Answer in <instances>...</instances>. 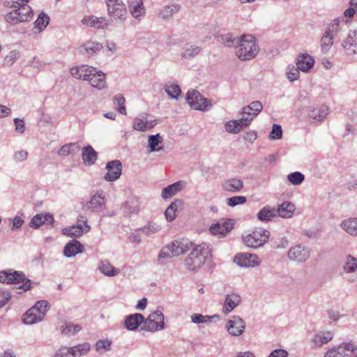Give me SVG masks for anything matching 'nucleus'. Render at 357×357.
<instances>
[{
	"instance_id": "9b49d317",
	"label": "nucleus",
	"mask_w": 357,
	"mask_h": 357,
	"mask_svg": "<svg viewBox=\"0 0 357 357\" xmlns=\"http://www.w3.org/2000/svg\"><path fill=\"white\" fill-rule=\"evenodd\" d=\"M261 260L255 254L248 252L238 253L234 258V262L241 267L253 268L259 266Z\"/></svg>"
},
{
	"instance_id": "a19ab883",
	"label": "nucleus",
	"mask_w": 357,
	"mask_h": 357,
	"mask_svg": "<svg viewBox=\"0 0 357 357\" xmlns=\"http://www.w3.org/2000/svg\"><path fill=\"white\" fill-rule=\"evenodd\" d=\"M98 268L105 275L110 277L117 275L120 273V270L114 268L107 260L101 261Z\"/></svg>"
},
{
	"instance_id": "bb28decb",
	"label": "nucleus",
	"mask_w": 357,
	"mask_h": 357,
	"mask_svg": "<svg viewBox=\"0 0 357 357\" xmlns=\"http://www.w3.org/2000/svg\"><path fill=\"white\" fill-rule=\"evenodd\" d=\"M202 50V47L192 43H186L182 49L181 57L185 60H190L198 55Z\"/></svg>"
},
{
	"instance_id": "9d476101",
	"label": "nucleus",
	"mask_w": 357,
	"mask_h": 357,
	"mask_svg": "<svg viewBox=\"0 0 357 357\" xmlns=\"http://www.w3.org/2000/svg\"><path fill=\"white\" fill-rule=\"evenodd\" d=\"M90 348V344L86 342L73 347H61L56 352L54 357H79L85 355Z\"/></svg>"
},
{
	"instance_id": "2eb2a0df",
	"label": "nucleus",
	"mask_w": 357,
	"mask_h": 357,
	"mask_svg": "<svg viewBox=\"0 0 357 357\" xmlns=\"http://www.w3.org/2000/svg\"><path fill=\"white\" fill-rule=\"evenodd\" d=\"M225 328L231 335L238 337L244 332L245 322L239 317L235 316L227 322Z\"/></svg>"
},
{
	"instance_id": "e433bc0d",
	"label": "nucleus",
	"mask_w": 357,
	"mask_h": 357,
	"mask_svg": "<svg viewBox=\"0 0 357 357\" xmlns=\"http://www.w3.org/2000/svg\"><path fill=\"white\" fill-rule=\"evenodd\" d=\"M263 105L259 101H253L249 105L242 108V114H247L253 119L262 110Z\"/></svg>"
},
{
	"instance_id": "cd10ccee",
	"label": "nucleus",
	"mask_w": 357,
	"mask_h": 357,
	"mask_svg": "<svg viewBox=\"0 0 357 357\" xmlns=\"http://www.w3.org/2000/svg\"><path fill=\"white\" fill-rule=\"evenodd\" d=\"M295 210L294 204L289 202H284L275 208L277 215L283 218L292 217Z\"/></svg>"
},
{
	"instance_id": "a211bd4d",
	"label": "nucleus",
	"mask_w": 357,
	"mask_h": 357,
	"mask_svg": "<svg viewBox=\"0 0 357 357\" xmlns=\"http://www.w3.org/2000/svg\"><path fill=\"white\" fill-rule=\"evenodd\" d=\"M84 25L89 26L97 29H104L109 24V21L105 17H98L94 15H87L82 20Z\"/></svg>"
},
{
	"instance_id": "4d7b16f0",
	"label": "nucleus",
	"mask_w": 357,
	"mask_h": 357,
	"mask_svg": "<svg viewBox=\"0 0 357 357\" xmlns=\"http://www.w3.org/2000/svg\"><path fill=\"white\" fill-rule=\"evenodd\" d=\"M333 38L329 35L324 33L321 39V47L323 53L326 54L328 52L331 47L333 44Z\"/></svg>"
},
{
	"instance_id": "4468645a",
	"label": "nucleus",
	"mask_w": 357,
	"mask_h": 357,
	"mask_svg": "<svg viewBox=\"0 0 357 357\" xmlns=\"http://www.w3.org/2000/svg\"><path fill=\"white\" fill-rule=\"evenodd\" d=\"M156 125V120H149L146 113H142L135 117L132 122L134 130L145 132L152 129Z\"/></svg>"
},
{
	"instance_id": "79ce46f5",
	"label": "nucleus",
	"mask_w": 357,
	"mask_h": 357,
	"mask_svg": "<svg viewBox=\"0 0 357 357\" xmlns=\"http://www.w3.org/2000/svg\"><path fill=\"white\" fill-rule=\"evenodd\" d=\"M241 38L234 37L231 33H227L225 35H221L218 38V41L222 44H224L225 46L231 47H237L241 43Z\"/></svg>"
},
{
	"instance_id": "a18cd8bd",
	"label": "nucleus",
	"mask_w": 357,
	"mask_h": 357,
	"mask_svg": "<svg viewBox=\"0 0 357 357\" xmlns=\"http://www.w3.org/2000/svg\"><path fill=\"white\" fill-rule=\"evenodd\" d=\"M181 7L178 4H172L163 7L159 13V17L163 20H169L172 15L178 13Z\"/></svg>"
},
{
	"instance_id": "72a5a7b5",
	"label": "nucleus",
	"mask_w": 357,
	"mask_h": 357,
	"mask_svg": "<svg viewBox=\"0 0 357 357\" xmlns=\"http://www.w3.org/2000/svg\"><path fill=\"white\" fill-rule=\"evenodd\" d=\"M43 313L36 312L35 308L31 307L22 317V321L26 324H33L43 319Z\"/></svg>"
},
{
	"instance_id": "ddd939ff",
	"label": "nucleus",
	"mask_w": 357,
	"mask_h": 357,
	"mask_svg": "<svg viewBox=\"0 0 357 357\" xmlns=\"http://www.w3.org/2000/svg\"><path fill=\"white\" fill-rule=\"evenodd\" d=\"M310 250L301 244L291 247L287 254L289 260L297 262L305 261L310 257Z\"/></svg>"
},
{
	"instance_id": "8fccbe9b",
	"label": "nucleus",
	"mask_w": 357,
	"mask_h": 357,
	"mask_svg": "<svg viewBox=\"0 0 357 357\" xmlns=\"http://www.w3.org/2000/svg\"><path fill=\"white\" fill-rule=\"evenodd\" d=\"M82 329L81 325L74 324L73 323L65 322L61 326V331L63 335H73L80 331Z\"/></svg>"
},
{
	"instance_id": "bf43d9fd",
	"label": "nucleus",
	"mask_w": 357,
	"mask_h": 357,
	"mask_svg": "<svg viewBox=\"0 0 357 357\" xmlns=\"http://www.w3.org/2000/svg\"><path fill=\"white\" fill-rule=\"evenodd\" d=\"M20 52L17 50L10 51L6 55L3 60V65L6 66H11L15 61L19 58Z\"/></svg>"
},
{
	"instance_id": "4be33fe9",
	"label": "nucleus",
	"mask_w": 357,
	"mask_h": 357,
	"mask_svg": "<svg viewBox=\"0 0 357 357\" xmlns=\"http://www.w3.org/2000/svg\"><path fill=\"white\" fill-rule=\"evenodd\" d=\"M241 296L236 294L231 293L227 294L224 303L222 311L225 314L231 312L241 303Z\"/></svg>"
},
{
	"instance_id": "393cba45",
	"label": "nucleus",
	"mask_w": 357,
	"mask_h": 357,
	"mask_svg": "<svg viewBox=\"0 0 357 357\" xmlns=\"http://www.w3.org/2000/svg\"><path fill=\"white\" fill-rule=\"evenodd\" d=\"M314 63L313 57L307 54H300L296 59V66L303 72H307L313 67Z\"/></svg>"
},
{
	"instance_id": "39448f33",
	"label": "nucleus",
	"mask_w": 357,
	"mask_h": 357,
	"mask_svg": "<svg viewBox=\"0 0 357 357\" xmlns=\"http://www.w3.org/2000/svg\"><path fill=\"white\" fill-rule=\"evenodd\" d=\"M107 14L111 21L122 24L128 17L126 5L122 0H106Z\"/></svg>"
},
{
	"instance_id": "09e8293b",
	"label": "nucleus",
	"mask_w": 357,
	"mask_h": 357,
	"mask_svg": "<svg viewBox=\"0 0 357 357\" xmlns=\"http://www.w3.org/2000/svg\"><path fill=\"white\" fill-rule=\"evenodd\" d=\"M139 211V205L137 199L132 198L123 205V211L126 215L137 213Z\"/></svg>"
},
{
	"instance_id": "58836bf2",
	"label": "nucleus",
	"mask_w": 357,
	"mask_h": 357,
	"mask_svg": "<svg viewBox=\"0 0 357 357\" xmlns=\"http://www.w3.org/2000/svg\"><path fill=\"white\" fill-rule=\"evenodd\" d=\"M102 45L101 43L88 41L80 47V52L82 54H87L89 55H93L99 52L102 49Z\"/></svg>"
},
{
	"instance_id": "c9c22d12",
	"label": "nucleus",
	"mask_w": 357,
	"mask_h": 357,
	"mask_svg": "<svg viewBox=\"0 0 357 357\" xmlns=\"http://www.w3.org/2000/svg\"><path fill=\"white\" fill-rule=\"evenodd\" d=\"M82 160L88 165H93L98 158L97 152L90 145H88L82 149Z\"/></svg>"
},
{
	"instance_id": "f704fd0d",
	"label": "nucleus",
	"mask_w": 357,
	"mask_h": 357,
	"mask_svg": "<svg viewBox=\"0 0 357 357\" xmlns=\"http://www.w3.org/2000/svg\"><path fill=\"white\" fill-rule=\"evenodd\" d=\"M184 188V183L183 181H178L173 184L168 185L167 187L163 188L162 191V197L163 199H168L174 195H175L177 192H180Z\"/></svg>"
},
{
	"instance_id": "7c9ffc66",
	"label": "nucleus",
	"mask_w": 357,
	"mask_h": 357,
	"mask_svg": "<svg viewBox=\"0 0 357 357\" xmlns=\"http://www.w3.org/2000/svg\"><path fill=\"white\" fill-rule=\"evenodd\" d=\"M333 337V333L331 331H320L317 333L311 340L314 346L319 347L324 344L330 342Z\"/></svg>"
},
{
	"instance_id": "864d4df0",
	"label": "nucleus",
	"mask_w": 357,
	"mask_h": 357,
	"mask_svg": "<svg viewBox=\"0 0 357 357\" xmlns=\"http://www.w3.org/2000/svg\"><path fill=\"white\" fill-rule=\"evenodd\" d=\"M146 236H151L160 231V226L155 222H148L143 227L139 229Z\"/></svg>"
},
{
	"instance_id": "37998d69",
	"label": "nucleus",
	"mask_w": 357,
	"mask_h": 357,
	"mask_svg": "<svg viewBox=\"0 0 357 357\" xmlns=\"http://www.w3.org/2000/svg\"><path fill=\"white\" fill-rule=\"evenodd\" d=\"M342 228L351 236H357V218H349L341 223Z\"/></svg>"
},
{
	"instance_id": "680f3d73",
	"label": "nucleus",
	"mask_w": 357,
	"mask_h": 357,
	"mask_svg": "<svg viewBox=\"0 0 357 357\" xmlns=\"http://www.w3.org/2000/svg\"><path fill=\"white\" fill-rule=\"evenodd\" d=\"M340 26V20L336 18L328 25L325 33L331 36H334L338 32Z\"/></svg>"
},
{
	"instance_id": "e2e57ef3",
	"label": "nucleus",
	"mask_w": 357,
	"mask_h": 357,
	"mask_svg": "<svg viewBox=\"0 0 357 357\" xmlns=\"http://www.w3.org/2000/svg\"><path fill=\"white\" fill-rule=\"evenodd\" d=\"M32 307L35 308L36 310V312L43 313V317H44L46 312L50 308V305L47 301L42 300L38 301L36 303V305Z\"/></svg>"
},
{
	"instance_id": "f3484780",
	"label": "nucleus",
	"mask_w": 357,
	"mask_h": 357,
	"mask_svg": "<svg viewBox=\"0 0 357 357\" xmlns=\"http://www.w3.org/2000/svg\"><path fill=\"white\" fill-rule=\"evenodd\" d=\"M106 169L107 172L104 177L105 179L107 181H114L121 175L122 164L120 160H112L107 163Z\"/></svg>"
},
{
	"instance_id": "b1692460",
	"label": "nucleus",
	"mask_w": 357,
	"mask_h": 357,
	"mask_svg": "<svg viewBox=\"0 0 357 357\" xmlns=\"http://www.w3.org/2000/svg\"><path fill=\"white\" fill-rule=\"evenodd\" d=\"M128 6L133 17L141 20L145 15L146 9L143 5L142 0L128 1Z\"/></svg>"
},
{
	"instance_id": "c85d7f7f",
	"label": "nucleus",
	"mask_w": 357,
	"mask_h": 357,
	"mask_svg": "<svg viewBox=\"0 0 357 357\" xmlns=\"http://www.w3.org/2000/svg\"><path fill=\"white\" fill-rule=\"evenodd\" d=\"M342 46L347 54H357V31L350 33L342 43Z\"/></svg>"
},
{
	"instance_id": "a878e982",
	"label": "nucleus",
	"mask_w": 357,
	"mask_h": 357,
	"mask_svg": "<svg viewBox=\"0 0 357 357\" xmlns=\"http://www.w3.org/2000/svg\"><path fill=\"white\" fill-rule=\"evenodd\" d=\"M82 252H84L83 245L76 240L68 242L63 249V255L67 257H74Z\"/></svg>"
},
{
	"instance_id": "f8f14e48",
	"label": "nucleus",
	"mask_w": 357,
	"mask_h": 357,
	"mask_svg": "<svg viewBox=\"0 0 357 357\" xmlns=\"http://www.w3.org/2000/svg\"><path fill=\"white\" fill-rule=\"evenodd\" d=\"M105 203L106 200L103 192H98L91 195L90 199L83 204L82 208L92 212H100L104 209Z\"/></svg>"
},
{
	"instance_id": "412c9836",
	"label": "nucleus",
	"mask_w": 357,
	"mask_h": 357,
	"mask_svg": "<svg viewBox=\"0 0 357 357\" xmlns=\"http://www.w3.org/2000/svg\"><path fill=\"white\" fill-rule=\"evenodd\" d=\"M90 84L98 89L105 88L106 85L105 75L100 70L95 68V71H92L89 79H87Z\"/></svg>"
},
{
	"instance_id": "69168bd1",
	"label": "nucleus",
	"mask_w": 357,
	"mask_h": 357,
	"mask_svg": "<svg viewBox=\"0 0 357 357\" xmlns=\"http://www.w3.org/2000/svg\"><path fill=\"white\" fill-rule=\"evenodd\" d=\"M247 198L245 196H234L227 199L228 206L234 207L238 204L245 203Z\"/></svg>"
},
{
	"instance_id": "49530a36",
	"label": "nucleus",
	"mask_w": 357,
	"mask_h": 357,
	"mask_svg": "<svg viewBox=\"0 0 357 357\" xmlns=\"http://www.w3.org/2000/svg\"><path fill=\"white\" fill-rule=\"evenodd\" d=\"M80 150L79 146L77 143L66 144L61 147L58 151L59 155H75Z\"/></svg>"
},
{
	"instance_id": "7ed1b4c3",
	"label": "nucleus",
	"mask_w": 357,
	"mask_h": 357,
	"mask_svg": "<svg viewBox=\"0 0 357 357\" xmlns=\"http://www.w3.org/2000/svg\"><path fill=\"white\" fill-rule=\"evenodd\" d=\"M0 282L2 283L14 284L15 292L21 294L31 288V282L27 279L21 271H0Z\"/></svg>"
},
{
	"instance_id": "dca6fc26",
	"label": "nucleus",
	"mask_w": 357,
	"mask_h": 357,
	"mask_svg": "<svg viewBox=\"0 0 357 357\" xmlns=\"http://www.w3.org/2000/svg\"><path fill=\"white\" fill-rule=\"evenodd\" d=\"M79 222L84 224V227L79 226H72L68 228H65L62 230V233L64 235L70 237H80L84 233H87L90 230V226L87 224V218L84 215L79 216Z\"/></svg>"
},
{
	"instance_id": "aec40b11",
	"label": "nucleus",
	"mask_w": 357,
	"mask_h": 357,
	"mask_svg": "<svg viewBox=\"0 0 357 357\" xmlns=\"http://www.w3.org/2000/svg\"><path fill=\"white\" fill-rule=\"evenodd\" d=\"M141 324H144V317L139 313L126 317L124 321L125 327L129 331L137 330Z\"/></svg>"
},
{
	"instance_id": "13d9d810",
	"label": "nucleus",
	"mask_w": 357,
	"mask_h": 357,
	"mask_svg": "<svg viewBox=\"0 0 357 357\" xmlns=\"http://www.w3.org/2000/svg\"><path fill=\"white\" fill-rule=\"evenodd\" d=\"M287 179L292 185H298L304 181L305 176L299 172H294L287 176Z\"/></svg>"
},
{
	"instance_id": "1a4fd4ad",
	"label": "nucleus",
	"mask_w": 357,
	"mask_h": 357,
	"mask_svg": "<svg viewBox=\"0 0 357 357\" xmlns=\"http://www.w3.org/2000/svg\"><path fill=\"white\" fill-rule=\"evenodd\" d=\"M324 357H357V346L352 343H342L328 350Z\"/></svg>"
},
{
	"instance_id": "f03ea898",
	"label": "nucleus",
	"mask_w": 357,
	"mask_h": 357,
	"mask_svg": "<svg viewBox=\"0 0 357 357\" xmlns=\"http://www.w3.org/2000/svg\"><path fill=\"white\" fill-rule=\"evenodd\" d=\"M211 257V245L207 243H202L196 245L184 259V266L186 269L195 271L202 268Z\"/></svg>"
},
{
	"instance_id": "6e6d98bb",
	"label": "nucleus",
	"mask_w": 357,
	"mask_h": 357,
	"mask_svg": "<svg viewBox=\"0 0 357 357\" xmlns=\"http://www.w3.org/2000/svg\"><path fill=\"white\" fill-rule=\"evenodd\" d=\"M173 257H175L171 250V248L169 244L162 247L160 250L158 256V262L159 264H164L165 260L170 259Z\"/></svg>"
},
{
	"instance_id": "774afa93",
	"label": "nucleus",
	"mask_w": 357,
	"mask_h": 357,
	"mask_svg": "<svg viewBox=\"0 0 357 357\" xmlns=\"http://www.w3.org/2000/svg\"><path fill=\"white\" fill-rule=\"evenodd\" d=\"M253 120V117H251L247 114H243V117L238 120H236L238 123L239 130H242L244 128L248 127L251 121Z\"/></svg>"
},
{
	"instance_id": "5701e85b",
	"label": "nucleus",
	"mask_w": 357,
	"mask_h": 357,
	"mask_svg": "<svg viewBox=\"0 0 357 357\" xmlns=\"http://www.w3.org/2000/svg\"><path fill=\"white\" fill-rule=\"evenodd\" d=\"M92 71H95V68L86 65L73 67L70 69V73L73 77L84 80L89 79Z\"/></svg>"
},
{
	"instance_id": "0e129e2a",
	"label": "nucleus",
	"mask_w": 357,
	"mask_h": 357,
	"mask_svg": "<svg viewBox=\"0 0 357 357\" xmlns=\"http://www.w3.org/2000/svg\"><path fill=\"white\" fill-rule=\"evenodd\" d=\"M282 137V127L278 124H273L272 130L269 134L271 139H279Z\"/></svg>"
},
{
	"instance_id": "0eeeda50",
	"label": "nucleus",
	"mask_w": 357,
	"mask_h": 357,
	"mask_svg": "<svg viewBox=\"0 0 357 357\" xmlns=\"http://www.w3.org/2000/svg\"><path fill=\"white\" fill-rule=\"evenodd\" d=\"M165 328V317L162 312L157 310L144 318V324L141 329L149 332H156Z\"/></svg>"
},
{
	"instance_id": "473e14b6",
	"label": "nucleus",
	"mask_w": 357,
	"mask_h": 357,
	"mask_svg": "<svg viewBox=\"0 0 357 357\" xmlns=\"http://www.w3.org/2000/svg\"><path fill=\"white\" fill-rule=\"evenodd\" d=\"M54 222L53 215L49 213L45 215L38 214L35 215L31 220L29 225L33 228H38L43 224L52 225Z\"/></svg>"
},
{
	"instance_id": "052dcab7",
	"label": "nucleus",
	"mask_w": 357,
	"mask_h": 357,
	"mask_svg": "<svg viewBox=\"0 0 357 357\" xmlns=\"http://www.w3.org/2000/svg\"><path fill=\"white\" fill-rule=\"evenodd\" d=\"M165 91L172 98L177 99L181 95V90L178 84H172L165 89Z\"/></svg>"
},
{
	"instance_id": "603ef678",
	"label": "nucleus",
	"mask_w": 357,
	"mask_h": 357,
	"mask_svg": "<svg viewBox=\"0 0 357 357\" xmlns=\"http://www.w3.org/2000/svg\"><path fill=\"white\" fill-rule=\"evenodd\" d=\"M343 270L347 273H355L357 271V257L348 255L343 266Z\"/></svg>"
},
{
	"instance_id": "ea45409f",
	"label": "nucleus",
	"mask_w": 357,
	"mask_h": 357,
	"mask_svg": "<svg viewBox=\"0 0 357 357\" xmlns=\"http://www.w3.org/2000/svg\"><path fill=\"white\" fill-rule=\"evenodd\" d=\"M328 108L327 106L321 105L320 107L310 109L308 116L317 121H321L328 115Z\"/></svg>"
},
{
	"instance_id": "20e7f679",
	"label": "nucleus",
	"mask_w": 357,
	"mask_h": 357,
	"mask_svg": "<svg viewBox=\"0 0 357 357\" xmlns=\"http://www.w3.org/2000/svg\"><path fill=\"white\" fill-rule=\"evenodd\" d=\"M259 51V47L256 43V39L252 35H243L241 36L236 51L238 59L241 61L250 60L255 58Z\"/></svg>"
},
{
	"instance_id": "4c0bfd02",
	"label": "nucleus",
	"mask_w": 357,
	"mask_h": 357,
	"mask_svg": "<svg viewBox=\"0 0 357 357\" xmlns=\"http://www.w3.org/2000/svg\"><path fill=\"white\" fill-rule=\"evenodd\" d=\"M277 216L275 208L270 206L263 207L257 213V218L261 222L271 221Z\"/></svg>"
},
{
	"instance_id": "c756f323",
	"label": "nucleus",
	"mask_w": 357,
	"mask_h": 357,
	"mask_svg": "<svg viewBox=\"0 0 357 357\" xmlns=\"http://www.w3.org/2000/svg\"><path fill=\"white\" fill-rule=\"evenodd\" d=\"M233 228V225L230 221H225L224 222H217L210 227L211 234L214 235H219L220 236H225Z\"/></svg>"
},
{
	"instance_id": "3c124183",
	"label": "nucleus",
	"mask_w": 357,
	"mask_h": 357,
	"mask_svg": "<svg viewBox=\"0 0 357 357\" xmlns=\"http://www.w3.org/2000/svg\"><path fill=\"white\" fill-rule=\"evenodd\" d=\"M49 22V16L44 13H41L34 22L33 29L37 30L38 32H40L47 27Z\"/></svg>"
},
{
	"instance_id": "338daca9",
	"label": "nucleus",
	"mask_w": 357,
	"mask_h": 357,
	"mask_svg": "<svg viewBox=\"0 0 357 357\" xmlns=\"http://www.w3.org/2000/svg\"><path fill=\"white\" fill-rule=\"evenodd\" d=\"M289 245V241L286 237H282L280 239L272 241L271 246L274 249H284Z\"/></svg>"
},
{
	"instance_id": "f257e3e1",
	"label": "nucleus",
	"mask_w": 357,
	"mask_h": 357,
	"mask_svg": "<svg viewBox=\"0 0 357 357\" xmlns=\"http://www.w3.org/2000/svg\"><path fill=\"white\" fill-rule=\"evenodd\" d=\"M28 2L29 0H3L6 6L13 9L6 15V21L12 24L29 21L33 16V10Z\"/></svg>"
},
{
	"instance_id": "423d86ee",
	"label": "nucleus",
	"mask_w": 357,
	"mask_h": 357,
	"mask_svg": "<svg viewBox=\"0 0 357 357\" xmlns=\"http://www.w3.org/2000/svg\"><path fill=\"white\" fill-rule=\"evenodd\" d=\"M270 237V231L264 229H257L251 234L243 236L245 245L251 248H258L263 246Z\"/></svg>"
},
{
	"instance_id": "c03bdc74",
	"label": "nucleus",
	"mask_w": 357,
	"mask_h": 357,
	"mask_svg": "<svg viewBox=\"0 0 357 357\" xmlns=\"http://www.w3.org/2000/svg\"><path fill=\"white\" fill-rule=\"evenodd\" d=\"M220 319V316L215 314L213 316L203 315L202 314H193L191 316V321L195 324H205L217 321Z\"/></svg>"
},
{
	"instance_id": "5fc2aeb1",
	"label": "nucleus",
	"mask_w": 357,
	"mask_h": 357,
	"mask_svg": "<svg viewBox=\"0 0 357 357\" xmlns=\"http://www.w3.org/2000/svg\"><path fill=\"white\" fill-rule=\"evenodd\" d=\"M126 100L122 94H116L113 98V103L117 111L123 115H126V109L125 107Z\"/></svg>"
},
{
	"instance_id": "2f4dec72",
	"label": "nucleus",
	"mask_w": 357,
	"mask_h": 357,
	"mask_svg": "<svg viewBox=\"0 0 357 357\" xmlns=\"http://www.w3.org/2000/svg\"><path fill=\"white\" fill-rule=\"evenodd\" d=\"M243 188L242 180L236 178H231L225 181L222 183V188L227 192L235 193L239 192Z\"/></svg>"
},
{
	"instance_id": "de8ad7c7",
	"label": "nucleus",
	"mask_w": 357,
	"mask_h": 357,
	"mask_svg": "<svg viewBox=\"0 0 357 357\" xmlns=\"http://www.w3.org/2000/svg\"><path fill=\"white\" fill-rule=\"evenodd\" d=\"M162 142V138L159 133L149 137L148 143L151 152L158 151L163 149V146H158Z\"/></svg>"
},
{
	"instance_id": "6e6552de",
	"label": "nucleus",
	"mask_w": 357,
	"mask_h": 357,
	"mask_svg": "<svg viewBox=\"0 0 357 357\" xmlns=\"http://www.w3.org/2000/svg\"><path fill=\"white\" fill-rule=\"evenodd\" d=\"M186 100L191 108L196 110L208 111L212 106L211 102L197 90L188 91L186 94Z\"/></svg>"
},
{
	"instance_id": "6ab92c4d",
	"label": "nucleus",
	"mask_w": 357,
	"mask_h": 357,
	"mask_svg": "<svg viewBox=\"0 0 357 357\" xmlns=\"http://www.w3.org/2000/svg\"><path fill=\"white\" fill-rule=\"evenodd\" d=\"M174 255L179 256L183 255L192 246V243L188 240H175L169 243Z\"/></svg>"
}]
</instances>
